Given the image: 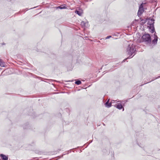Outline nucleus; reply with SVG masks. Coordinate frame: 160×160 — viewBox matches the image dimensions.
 <instances>
[{
    "instance_id": "cd10ccee",
    "label": "nucleus",
    "mask_w": 160,
    "mask_h": 160,
    "mask_svg": "<svg viewBox=\"0 0 160 160\" xmlns=\"http://www.w3.org/2000/svg\"><path fill=\"white\" fill-rule=\"evenodd\" d=\"M1 69H2V68H0V70H1Z\"/></svg>"
},
{
    "instance_id": "b1692460",
    "label": "nucleus",
    "mask_w": 160,
    "mask_h": 160,
    "mask_svg": "<svg viewBox=\"0 0 160 160\" xmlns=\"http://www.w3.org/2000/svg\"><path fill=\"white\" fill-rule=\"evenodd\" d=\"M2 45H5V43H2Z\"/></svg>"
},
{
    "instance_id": "f03ea898",
    "label": "nucleus",
    "mask_w": 160,
    "mask_h": 160,
    "mask_svg": "<svg viewBox=\"0 0 160 160\" xmlns=\"http://www.w3.org/2000/svg\"><path fill=\"white\" fill-rule=\"evenodd\" d=\"M142 38L143 42L146 44H151V38L150 34L148 33L144 34L142 37Z\"/></svg>"
},
{
    "instance_id": "0eeeda50",
    "label": "nucleus",
    "mask_w": 160,
    "mask_h": 160,
    "mask_svg": "<svg viewBox=\"0 0 160 160\" xmlns=\"http://www.w3.org/2000/svg\"><path fill=\"white\" fill-rule=\"evenodd\" d=\"M109 99H108L105 103V106L107 108H110L112 106V104L111 103L109 102Z\"/></svg>"
},
{
    "instance_id": "9d476101",
    "label": "nucleus",
    "mask_w": 160,
    "mask_h": 160,
    "mask_svg": "<svg viewBox=\"0 0 160 160\" xmlns=\"http://www.w3.org/2000/svg\"><path fill=\"white\" fill-rule=\"evenodd\" d=\"M116 101V102H119L121 103L122 104V106L123 107L124 106L125 103L127 102L128 100H127L125 101H122L119 100L118 101L117 100H116V101Z\"/></svg>"
},
{
    "instance_id": "6e6552de",
    "label": "nucleus",
    "mask_w": 160,
    "mask_h": 160,
    "mask_svg": "<svg viewBox=\"0 0 160 160\" xmlns=\"http://www.w3.org/2000/svg\"><path fill=\"white\" fill-rule=\"evenodd\" d=\"M5 62L2 59H0V66L1 67H5Z\"/></svg>"
},
{
    "instance_id": "39448f33",
    "label": "nucleus",
    "mask_w": 160,
    "mask_h": 160,
    "mask_svg": "<svg viewBox=\"0 0 160 160\" xmlns=\"http://www.w3.org/2000/svg\"><path fill=\"white\" fill-rule=\"evenodd\" d=\"M115 107L118 109L119 110H121L122 109V111H124V108L122 106V104L120 103H118L116 104L115 106Z\"/></svg>"
},
{
    "instance_id": "1a4fd4ad",
    "label": "nucleus",
    "mask_w": 160,
    "mask_h": 160,
    "mask_svg": "<svg viewBox=\"0 0 160 160\" xmlns=\"http://www.w3.org/2000/svg\"><path fill=\"white\" fill-rule=\"evenodd\" d=\"M75 12L80 16H81L83 13L82 11V9L80 10H76Z\"/></svg>"
},
{
    "instance_id": "9b49d317",
    "label": "nucleus",
    "mask_w": 160,
    "mask_h": 160,
    "mask_svg": "<svg viewBox=\"0 0 160 160\" xmlns=\"http://www.w3.org/2000/svg\"><path fill=\"white\" fill-rule=\"evenodd\" d=\"M57 9L59 8L60 9H65L66 8L65 4H63L60 6L57 7H56Z\"/></svg>"
},
{
    "instance_id": "423d86ee",
    "label": "nucleus",
    "mask_w": 160,
    "mask_h": 160,
    "mask_svg": "<svg viewBox=\"0 0 160 160\" xmlns=\"http://www.w3.org/2000/svg\"><path fill=\"white\" fill-rule=\"evenodd\" d=\"M0 156L2 158V160H8V155H5L3 154H1L0 155Z\"/></svg>"
},
{
    "instance_id": "2eb2a0df",
    "label": "nucleus",
    "mask_w": 160,
    "mask_h": 160,
    "mask_svg": "<svg viewBox=\"0 0 160 160\" xmlns=\"http://www.w3.org/2000/svg\"><path fill=\"white\" fill-rule=\"evenodd\" d=\"M75 83L78 85H79L81 83V82L80 80H77L76 81Z\"/></svg>"
},
{
    "instance_id": "4468645a",
    "label": "nucleus",
    "mask_w": 160,
    "mask_h": 160,
    "mask_svg": "<svg viewBox=\"0 0 160 160\" xmlns=\"http://www.w3.org/2000/svg\"><path fill=\"white\" fill-rule=\"evenodd\" d=\"M145 4H146V3L142 2V3L140 6L139 9H142V10H143V5Z\"/></svg>"
},
{
    "instance_id": "20e7f679",
    "label": "nucleus",
    "mask_w": 160,
    "mask_h": 160,
    "mask_svg": "<svg viewBox=\"0 0 160 160\" xmlns=\"http://www.w3.org/2000/svg\"><path fill=\"white\" fill-rule=\"evenodd\" d=\"M155 33L156 32H155L153 37L154 39L152 40V42L151 41V44H149L152 48H153V46L156 45L157 43L158 38V36L155 34Z\"/></svg>"
},
{
    "instance_id": "6ab92c4d",
    "label": "nucleus",
    "mask_w": 160,
    "mask_h": 160,
    "mask_svg": "<svg viewBox=\"0 0 160 160\" xmlns=\"http://www.w3.org/2000/svg\"><path fill=\"white\" fill-rule=\"evenodd\" d=\"M67 152H68V153L67 154H68L69 153L71 152V150H70L68 151H67Z\"/></svg>"
},
{
    "instance_id": "f3484780",
    "label": "nucleus",
    "mask_w": 160,
    "mask_h": 160,
    "mask_svg": "<svg viewBox=\"0 0 160 160\" xmlns=\"http://www.w3.org/2000/svg\"><path fill=\"white\" fill-rule=\"evenodd\" d=\"M66 154H62L60 156H59L58 157L59 158H62L63 156V155H65Z\"/></svg>"
},
{
    "instance_id": "a211bd4d",
    "label": "nucleus",
    "mask_w": 160,
    "mask_h": 160,
    "mask_svg": "<svg viewBox=\"0 0 160 160\" xmlns=\"http://www.w3.org/2000/svg\"><path fill=\"white\" fill-rule=\"evenodd\" d=\"M111 36H108L106 38V39H109L111 37Z\"/></svg>"
},
{
    "instance_id": "aec40b11",
    "label": "nucleus",
    "mask_w": 160,
    "mask_h": 160,
    "mask_svg": "<svg viewBox=\"0 0 160 160\" xmlns=\"http://www.w3.org/2000/svg\"><path fill=\"white\" fill-rule=\"evenodd\" d=\"M67 152H68V153L67 154H68L69 153L71 152V150H70L68 151H67Z\"/></svg>"
},
{
    "instance_id": "f8f14e48",
    "label": "nucleus",
    "mask_w": 160,
    "mask_h": 160,
    "mask_svg": "<svg viewBox=\"0 0 160 160\" xmlns=\"http://www.w3.org/2000/svg\"><path fill=\"white\" fill-rule=\"evenodd\" d=\"M143 11V10L139 9V10H138V12L137 13L139 17L140 16H141L142 14Z\"/></svg>"
},
{
    "instance_id": "4be33fe9",
    "label": "nucleus",
    "mask_w": 160,
    "mask_h": 160,
    "mask_svg": "<svg viewBox=\"0 0 160 160\" xmlns=\"http://www.w3.org/2000/svg\"><path fill=\"white\" fill-rule=\"evenodd\" d=\"M141 21H143V20H141ZM144 22H142L143 23H145V22H146V21L145 20H144Z\"/></svg>"
},
{
    "instance_id": "7ed1b4c3",
    "label": "nucleus",
    "mask_w": 160,
    "mask_h": 160,
    "mask_svg": "<svg viewBox=\"0 0 160 160\" xmlns=\"http://www.w3.org/2000/svg\"><path fill=\"white\" fill-rule=\"evenodd\" d=\"M154 19L151 18L149 20L148 22V24L150 25L149 27L150 32L152 33H153L155 32V28L154 27Z\"/></svg>"
},
{
    "instance_id": "dca6fc26",
    "label": "nucleus",
    "mask_w": 160,
    "mask_h": 160,
    "mask_svg": "<svg viewBox=\"0 0 160 160\" xmlns=\"http://www.w3.org/2000/svg\"><path fill=\"white\" fill-rule=\"evenodd\" d=\"M81 24L82 26H84L85 25V23L83 21H82L81 23Z\"/></svg>"
},
{
    "instance_id": "393cba45",
    "label": "nucleus",
    "mask_w": 160,
    "mask_h": 160,
    "mask_svg": "<svg viewBox=\"0 0 160 160\" xmlns=\"http://www.w3.org/2000/svg\"><path fill=\"white\" fill-rule=\"evenodd\" d=\"M25 128H26V129H27V128H25L24 127V129Z\"/></svg>"
},
{
    "instance_id": "ddd939ff",
    "label": "nucleus",
    "mask_w": 160,
    "mask_h": 160,
    "mask_svg": "<svg viewBox=\"0 0 160 160\" xmlns=\"http://www.w3.org/2000/svg\"><path fill=\"white\" fill-rule=\"evenodd\" d=\"M160 78V76L157 77H156V78H153V79L150 82H146L145 83H144V84H146V83H148V82H152V81H153L154 80L156 79H157L158 78Z\"/></svg>"
},
{
    "instance_id": "412c9836",
    "label": "nucleus",
    "mask_w": 160,
    "mask_h": 160,
    "mask_svg": "<svg viewBox=\"0 0 160 160\" xmlns=\"http://www.w3.org/2000/svg\"><path fill=\"white\" fill-rule=\"evenodd\" d=\"M67 152H68V153L67 154H68L69 153L71 152V150H70L68 151H67Z\"/></svg>"
},
{
    "instance_id": "bb28decb",
    "label": "nucleus",
    "mask_w": 160,
    "mask_h": 160,
    "mask_svg": "<svg viewBox=\"0 0 160 160\" xmlns=\"http://www.w3.org/2000/svg\"><path fill=\"white\" fill-rule=\"evenodd\" d=\"M92 142V141H90V143H91Z\"/></svg>"
},
{
    "instance_id": "5701e85b",
    "label": "nucleus",
    "mask_w": 160,
    "mask_h": 160,
    "mask_svg": "<svg viewBox=\"0 0 160 160\" xmlns=\"http://www.w3.org/2000/svg\"><path fill=\"white\" fill-rule=\"evenodd\" d=\"M51 81V82H52V81H57L56 80H50Z\"/></svg>"
},
{
    "instance_id": "a878e982",
    "label": "nucleus",
    "mask_w": 160,
    "mask_h": 160,
    "mask_svg": "<svg viewBox=\"0 0 160 160\" xmlns=\"http://www.w3.org/2000/svg\"><path fill=\"white\" fill-rule=\"evenodd\" d=\"M140 147H141L142 148V147H141V146H140Z\"/></svg>"
},
{
    "instance_id": "f257e3e1",
    "label": "nucleus",
    "mask_w": 160,
    "mask_h": 160,
    "mask_svg": "<svg viewBox=\"0 0 160 160\" xmlns=\"http://www.w3.org/2000/svg\"><path fill=\"white\" fill-rule=\"evenodd\" d=\"M137 46L133 44L129 45L127 49V54L129 56L126 59L123 60L122 62H125L126 60L132 58L137 52L136 47Z\"/></svg>"
}]
</instances>
